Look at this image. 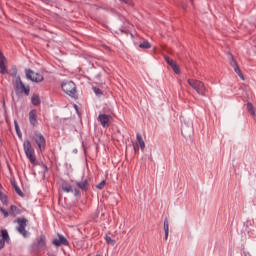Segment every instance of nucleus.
<instances>
[{
    "label": "nucleus",
    "instance_id": "f257e3e1",
    "mask_svg": "<svg viewBox=\"0 0 256 256\" xmlns=\"http://www.w3.org/2000/svg\"><path fill=\"white\" fill-rule=\"evenodd\" d=\"M23 148L24 153L27 159H29L30 163H32V165H37V157H35V149L33 148V145H31V141L26 140L23 143Z\"/></svg>",
    "mask_w": 256,
    "mask_h": 256
},
{
    "label": "nucleus",
    "instance_id": "f03ea898",
    "mask_svg": "<svg viewBox=\"0 0 256 256\" xmlns=\"http://www.w3.org/2000/svg\"><path fill=\"white\" fill-rule=\"evenodd\" d=\"M188 84L198 95H202V97H205L207 93V87H205V83H203L200 80H195V79H188Z\"/></svg>",
    "mask_w": 256,
    "mask_h": 256
},
{
    "label": "nucleus",
    "instance_id": "7ed1b4c3",
    "mask_svg": "<svg viewBox=\"0 0 256 256\" xmlns=\"http://www.w3.org/2000/svg\"><path fill=\"white\" fill-rule=\"evenodd\" d=\"M13 85L17 95H19V93H24V95L28 97L29 93H31V87L25 86L23 81H21V77L19 76L15 78V80L13 81Z\"/></svg>",
    "mask_w": 256,
    "mask_h": 256
},
{
    "label": "nucleus",
    "instance_id": "20e7f679",
    "mask_svg": "<svg viewBox=\"0 0 256 256\" xmlns=\"http://www.w3.org/2000/svg\"><path fill=\"white\" fill-rule=\"evenodd\" d=\"M14 223H18L17 231L22 235L25 239L31 235L29 231H27L25 228L27 227L28 220L25 217L18 218L14 221Z\"/></svg>",
    "mask_w": 256,
    "mask_h": 256
},
{
    "label": "nucleus",
    "instance_id": "39448f33",
    "mask_svg": "<svg viewBox=\"0 0 256 256\" xmlns=\"http://www.w3.org/2000/svg\"><path fill=\"white\" fill-rule=\"evenodd\" d=\"M62 91L66 93V95H69V97H75V94L77 93V86H75V83L73 81H64L61 84Z\"/></svg>",
    "mask_w": 256,
    "mask_h": 256
},
{
    "label": "nucleus",
    "instance_id": "423d86ee",
    "mask_svg": "<svg viewBox=\"0 0 256 256\" xmlns=\"http://www.w3.org/2000/svg\"><path fill=\"white\" fill-rule=\"evenodd\" d=\"M33 139L40 151H45V148L47 147V140L45 139V136H43L41 132H35Z\"/></svg>",
    "mask_w": 256,
    "mask_h": 256
},
{
    "label": "nucleus",
    "instance_id": "0eeeda50",
    "mask_svg": "<svg viewBox=\"0 0 256 256\" xmlns=\"http://www.w3.org/2000/svg\"><path fill=\"white\" fill-rule=\"evenodd\" d=\"M26 77L27 79H29L30 81H32L33 83H41L43 82V76L39 73H35L33 70L31 69H26Z\"/></svg>",
    "mask_w": 256,
    "mask_h": 256
},
{
    "label": "nucleus",
    "instance_id": "6e6552de",
    "mask_svg": "<svg viewBox=\"0 0 256 256\" xmlns=\"http://www.w3.org/2000/svg\"><path fill=\"white\" fill-rule=\"evenodd\" d=\"M46 247H47V238L42 234L36 239V242L33 243V248L41 251H45Z\"/></svg>",
    "mask_w": 256,
    "mask_h": 256
},
{
    "label": "nucleus",
    "instance_id": "1a4fd4ad",
    "mask_svg": "<svg viewBox=\"0 0 256 256\" xmlns=\"http://www.w3.org/2000/svg\"><path fill=\"white\" fill-rule=\"evenodd\" d=\"M230 65L233 67L235 73L242 79V81H245V76L243 75V72H241V68H239V64H237V61L233 57V55H230Z\"/></svg>",
    "mask_w": 256,
    "mask_h": 256
},
{
    "label": "nucleus",
    "instance_id": "9d476101",
    "mask_svg": "<svg viewBox=\"0 0 256 256\" xmlns=\"http://www.w3.org/2000/svg\"><path fill=\"white\" fill-rule=\"evenodd\" d=\"M110 121H111V115H107V114L98 115V122L101 124V126L104 129H107L109 127Z\"/></svg>",
    "mask_w": 256,
    "mask_h": 256
},
{
    "label": "nucleus",
    "instance_id": "9b49d317",
    "mask_svg": "<svg viewBox=\"0 0 256 256\" xmlns=\"http://www.w3.org/2000/svg\"><path fill=\"white\" fill-rule=\"evenodd\" d=\"M53 245L55 247H61V245H64L65 247H67L69 245V241L67 240V238H65V236L58 234V238H55L52 241Z\"/></svg>",
    "mask_w": 256,
    "mask_h": 256
},
{
    "label": "nucleus",
    "instance_id": "f8f14e48",
    "mask_svg": "<svg viewBox=\"0 0 256 256\" xmlns=\"http://www.w3.org/2000/svg\"><path fill=\"white\" fill-rule=\"evenodd\" d=\"M5 63H7V58L5 55H3V52L0 50V73L1 75H7V66H5Z\"/></svg>",
    "mask_w": 256,
    "mask_h": 256
},
{
    "label": "nucleus",
    "instance_id": "ddd939ff",
    "mask_svg": "<svg viewBox=\"0 0 256 256\" xmlns=\"http://www.w3.org/2000/svg\"><path fill=\"white\" fill-rule=\"evenodd\" d=\"M76 186L81 191H89V179H84L82 181H76Z\"/></svg>",
    "mask_w": 256,
    "mask_h": 256
},
{
    "label": "nucleus",
    "instance_id": "4468645a",
    "mask_svg": "<svg viewBox=\"0 0 256 256\" xmlns=\"http://www.w3.org/2000/svg\"><path fill=\"white\" fill-rule=\"evenodd\" d=\"M5 241H9V232H7L6 229L1 230L0 249H3V247H5Z\"/></svg>",
    "mask_w": 256,
    "mask_h": 256
},
{
    "label": "nucleus",
    "instance_id": "2eb2a0df",
    "mask_svg": "<svg viewBox=\"0 0 256 256\" xmlns=\"http://www.w3.org/2000/svg\"><path fill=\"white\" fill-rule=\"evenodd\" d=\"M29 121L32 127H37V110L33 109L29 112Z\"/></svg>",
    "mask_w": 256,
    "mask_h": 256
},
{
    "label": "nucleus",
    "instance_id": "dca6fc26",
    "mask_svg": "<svg viewBox=\"0 0 256 256\" xmlns=\"http://www.w3.org/2000/svg\"><path fill=\"white\" fill-rule=\"evenodd\" d=\"M61 189L64 193H73V186L67 181H63L61 184Z\"/></svg>",
    "mask_w": 256,
    "mask_h": 256
},
{
    "label": "nucleus",
    "instance_id": "f3484780",
    "mask_svg": "<svg viewBox=\"0 0 256 256\" xmlns=\"http://www.w3.org/2000/svg\"><path fill=\"white\" fill-rule=\"evenodd\" d=\"M21 213H22L21 209H19L17 206H15V205L10 206L9 214L12 217H17V215H21Z\"/></svg>",
    "mask_w": 256,
    "mask_h": 256
},
{
    "label": "nucleus",
    "instance_id": "a211bd4d",
    "mask_svg": "<svg viewBox=\"0 0 256 256\" xmlns=\"http://www.w3.org/2000/svg\"><path fill=\"white\" fill-rule=\"evenodd\" d=\"M164 233H165V241L169 239V219L165 218L164 220Z\"/></svg>",
    "mask_w": 256,
    "mask_h": 256
},
{
    "label": "nucleus",
    "instance_id": "6ab92c4d",
    "mask_svg": "<svg viewBox=\"0 0 256 256\" xmlns=\"http://www.w3.org/2000/svg\"><path fill=\"white\" fill-rule=\"evenodd\" d=\"M136 139L138 141V145H139L141 151H144L145 150V141H143V137L141 136V134L137 133Z\"/></svg>",
    "mask_w": 256,
    "mask_h": 256
},
{
    "label": "nucleus",
    "instance_id": "aec40b11",
    "mask_svg": "<svg viewBox=\"0 0 256 256\" xmlns=\"http://www.w3.org/2000/svg\"><path fill=\"white\" fill-rule=\"evenodd\" d=\"M31 103L35 107L41 105V98L39 97V95H37V94L32 95Z\"/></svg>",
    "mask_w": 256,
    "mask_h": 256
},
{
    "label": "nucleus",
    "instance_id": "412c9836",
    "mask_svg": "<svg viewBox=\"0 0 256 256\" xmlns=\"http://www.w3.org/2000/svg\"><path fill=\"white\" fill-rule=\"evenodd\" d=\"M11 183H12V187H14V189H15L17 195H19V197H25V194L23 193V191H21V188H19V187L17 186V182L11 180Z\"/></svg>",
    "mask_w": 256,
    "mask_h": 256
},
{
    "label": "nucleus",
    "instance_id": "4be33fe9",
    "mask_svg": "<svg viewBox=\"0 0 256 256\" xmlns=\"http://www.w3.org/2000/svg\"><path fill=\"white\" fill-rule=\"evenodd\" d=\"M15 130L18 135V137L21 139L23 137V134L21 133V128H19V123H17V120L14 121Z\"/></svg>",
    "mask_w": 256,
    "mask_h": 256
},
{
    "label": "nucleus",
    "instance_id": "5701e85b",
    "mask_svg": "<svg viewBox=\"0 0 256 256\" xmlns=\"http://www.w3.org/2000/svg\"><path fill=\"white\" fill-rule=\"evenodd\" d=\"M140 49H151V43L144 41L139 44Z\"/></svg>",
    "mask_w": 256,
    "mask_h": 256
},
{
    "label": "nucleus",
    "instance_id": "b1692460",
    "mask_svg": "<svg viewBox=\"0 0 256 256\" xmlns=\"http://www.w3.org/2000/svg\"><path fill=\"white\" fill-rule=\"evenodd\" d=\"M171 68L173 69L174 73H176L177 75H179V73H181V69L179 68V65H177V63H173Z\"/></svg>",
    "mask_w": 256,
    "mask_h": 256
},
{
    "label": "nucleus",
    "instance_id": "393cba45",
    "mask_svg": "<svg viewBox=\"0 0 256 256\" xmlns=\"http://www.w3.org/2000/svg\"><path fill=\"white\" fill-rule=\"evenodd\" d=\"M92 89H93L95 95H97L98 97H101V95H103V90L102 89H100L98 87H95V86H93Z\"/></svg>",
    "mask_w": 256,
    "mask_h": 256
},
{
    "label": "nucleus",
    "instance_id": "a878e982",
    "mask_svg": "<svg viewBox=\"0 0 256 256\" xmlns=\"http://www.w3.org/2000/svg\"><path fill=\"white\" fill-rule=\"evenodd\" d=\"M247 109L251 113V115L255 116V108L253 107V104L251 102L247 103Z\"/></svg>",
    "mask_w": 256,
    "mask_h": 256
},
{
    "label": "nucleus",
    "instance_id": "bb28decb",
    "mask_svg": "<svg viewBox=\"0 0 256 256\" xmlns=\"http://www.w3.org/2000/svg\"><path fill=\"white\" fill-rule=\"evenodd\" d=\"M0 201L3 203V205H7V195L3 194V192L0 191Z\"/></svg>",
    "mask_w": 256,
    "mask_h": 256
},
{
    "label": "nucleus",
    "instance_id": "cd10ccee",
    "mask_svg": "<svg viewBox=\"0 0 256 256\" xmlns=\"http://www.w3.org/2000/svg\"><path fill=\"white\" fill-rule=\"evenodd\" d=\"M0 213H2V215L4 216L5 219H7V217H9V211H7L5 208L0 207Z\"/></svg>",
    "mask_w": 256,
    "mask_h": 256
},
{
    "label": "nucleus",
    "instance_id": "c85d7f7f",
    "mask_svg": "<svg viewBox=\"0 0 256 256\" xmlns=\"http://www.w3.org/2000/svg\"><path fill=\"white\" fill-rule=\"evenodd\" d=\"M105 241H106V243H108L109 245H115V240H113L110 236H106V237H105Z\"/></svg>",
    "mask_w": 256,
    "mask_h": 256
},
{
    "label": "nucleus",
    "instance_id": "c756f323",
    "mask_svg": "<svg viewBox=\"0 0 256 256\" xmlns=\"http://www.w3.org/2000/svg\"><path fill=\"white\" fill-rule=\"evenodd\" d=\"M165 61L166 63H168L170 65V67L173 66V64L175 63V61L171 58H169L168 56H165Z\"/></svg>",
    "mask_w": 256,
    "mask_h": 256
},
{
    "label": "nucleus",
    "instance_id": "7c9ffc66",
    "mask_svg": "<svg viewBox=\"0 0 256 256\" xmlns=\"http://www.w3.org/2000/svg\"><path fill=\"white\" fill-rule=\"evenodd\" d=\"M105 180H102L99 184L96 185V189H103L105 187Z\"/></svg>",
    "mask_w": 256,
    "mask_h": 256
},
{
    "label": "nucleus",
    "instance_id": "2f4dec72",
    "mask_svg": "<svg viewBox=\"0 0 256 256\" xmlns=\"http://www.w3.org/2000/svg\"><path fill=\"white\" fill-rule=\"evenodd\" d=\"M120 3H124L125 5H133V1L132 0H119Z\"/></svg>",
    "mask_w": 256,
    "mask_h": 256
},
{
    "label": "nucleus",
    "instance_id": "473e14b6",
    "mask_svg": "<svg viewBox=\"0 0 256 256\" xmlns=\"http://www.w3.org/2000/svg\"><path fill=\"white\" fill-rule=\"evenodd\" d=\"M133 149H134L135 153H138V151H139V144L133 142Z\"/></svg>",
    "mask_w": 256,
    "mask_h": 256
},
{
    "label": "nucleus",
    "instance_id": "72a5a7b5",
    "mask_svg": "<svg viewBox=\"0 0 256 256\" xmlns=\"http://www.w3.org/2000/svg\"><path fill=\"white\" fill-rule=\"evenodd\" d=\"M73 193H74L75 197H79L81 195V191H79L78 189H74Z\"/></svg>",
    "mask_w": 256,
    "mask_h": 256
},
{
    "label": "nucleus",
    "instance_id": "f704fd0d",
    "mask_svg": "<svg viewBox=\"0 0 256 256\" xmlns=\"http://www.w3.org/2000/svg\"><path fill=\"white\" fill-rule=\"evenodd\" d=\"M181 7H182V9H187V4H185V3H181Z\"/></svg>",
    "mask_w": 256,
    "mask_h": 256
},
{
    "label": "nucleus",
    "instance_id": "c9c22d12",
    "mask_svg": "<svg viewBox=\"0 0 256 256\" xmlns=\"http://www.w3.org/2000/svg\"><path fill=\"white\" fill-rule=\"evenodd\" d=\"M244 256H251V253L244 251Z\"/></svg>",
    "mask_w": 256,
    "mask_h": 256
},
{
    "label": "nucleus",
    "instance_id": "e433bc0d",
    "mask_svg": "<svg viewBox=\"0 0 256 256\" xmlns=\"http://www.w3.org/2000/svg\"><path fill=\"white\" fill-rule=\"evenodd\" d=\"M101 77V74L96 75V79H99Z\"/></svg>",
    "mask_w": 256,
    "mask_h": 256
},
{
    "label": "nucleus",
    "instance_id": "4c0bfd02",
    "mask_svg": "<svg viewBox=\"0 0 256 256\" xmlns=\"http://www.w3.org/2000/svg\"><path fill=\"white\" fill-rule=\"evenodd\" d=\"M2 187H3V186H1V184H0V192H1Z\"/></svg>",
    "mask_w": 256,
    "mask_h": 256
},
{
    "label": "nucleus",
    "instance_id": "58836bf2",
    "mask_svg": "<svg viewBox=\"0 0 256 256\" xmlns=\"http://www.w3.org/2000/svg\"><path fill=\"white\" fill-rule=\"evenodd\" d=\"M193 3V0H190Z\"/></svg>",
    "mask_w": 256,
    "mask_h": 256
}]
</instances>
